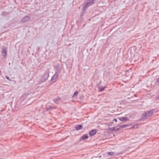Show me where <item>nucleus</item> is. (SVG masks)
<instances>
[{
  "mask_svg": "<svg viewBox=\"0 0 159 159\" xmlns=\"http://www.w3.org/2000/svg\"><path fill=\"white\" fill-rule=\"evenodd\" d=\"M94 0H92L91 2H89L87 3V5L85 6V7L86 8L88 6L92 5L93 3H94Z\"/></svg>",
  "mask_w": 159,
  "mask_h": 159,
  "instance_id": "nucleus-5",
  "label": "nucleus"
},
{
  "mask_svg": "<svg viewBox=\"0 0 159 159\" xmlns=\"http://www.w3.org/2000/svg\"><path fill=\"white\" fill-rule=\"evenodd\" d=\"M105 88H106V87H99V89L100 90V91H102L104 90V89Z\"/></svg>",
  "mask_w": 159,
  "mask_h": 159,
  "instance_id": "nucleus-8",
  "label": "nucleus"
},
{
  "mask_svg": "<svg viewBox=\"0 0 159 159\" xmlns=\"http://www.w3.org/2000/svg\"><path fill=\"white\" fill-rule=\"evenodd\" d=\"M88 138V135L86 134L83 135L81 137V139L83 140L87 139Z\"/></svg>",
  "mask_w": 159,
  "mask_h": 159,
  "instance_id": "nucleus-6",
  "label": "nucleus"
},
{
  "mask_svg": "<svg viewBox=\"0 0 159 159\" xmlns=\"http://www.w3.org/2000/svg\"><path fill=\"white\" fill-rule=\"evenodd\" d=\"M97 132L96 129H93L89 133V134L90 136L94 135Z\"/></svg>",
  "mask_w": 159,
  "mask_h": 159,
  "instance_id": "nucleus-1",
  "label": "nucleus"
},
{
  "mask_svg": "<svg viewBox=\"0 0 159 159\" xmlns=\"http://www.w3.org/2000/svg\"><path fill=\"white\" fill-rule=\"evenodd\" d=\"M152 114V111H149L147 112L145 114V116L148 117L150 116H151Z\"/></svg>",
  "mask_w": 159,
  "mask_h": 159,
  "instance_id": "nucleus-4",
  "label": "nucleus"
},
{
  "mask_svg": "<svg viewBox=\"0 0 159 159\" xmlns=\"http://www.w3.org/2000/svg\"><path fill=\"white\" fill-rule=\"evenodd\" d=\"M158 81V82H159V78L157 80Z\"/></svg>",
  "mask_w": 159,
  "mask_h": 159,
  "instance_id": "nucleus-14",
  "label": "nucleus"
},
{
  "mask_svg": "<svg viewBox=\"0 0 159 159\" xmlns=\"http://www.w3.org/2000/svg\"><path fill=\"white\" fill-rule=\"evenodd\" d=\"M83 126L81 125H78L75 126V129L77 130H79L81 129H82Z\"/></svg>",
  "mask_w": 159,
  "mask_h": 159,
  "instance_id": "nucleus-3",
  "label": "nucleus"
},
{
  "mask_svg": "<svg viewBox=\"0 0 159 159\" xmlns=\"http://www.w3.org/2000/svg\"><path fill=\"white\" fill-rule=\"evenodd\" d=\"M126 127H127V125H123L121 126V127L122 128H125Z\"/></svg>",
  "mask_w": 159,
  "mask_h": 159,
  "instance_id": "nucleus-12",
  "label": "nucleus"
},
{
  "mask_svg": "<svg viewBox=\"0 0 159 159\" xmlns=\"http://www.w3.org/2000/svg\"><path fill=\"white\" fill-rule=\"evenodd\" d=\"M78 93V92L77 91H75L74 93V96H75V95H77Z\"/></svg>",
  "mask_w": 159,
  "mask_h": 159,
  "instance_id": "nucleus-11",
  "label": "nucleus"
},
{
  "mask_svg": "<svg viewBox=\"0 0 159 159\" xmlns=\"http://www.w3.org/2000/svg\"><path fill=\"white\" fill-rule=\"evenodd\" d=\"M29 19V17H27L24 18L23 20V21H25L26 20H28Z\"/></svg>",
  "mask_w": 159,
  "mask_h": 159,
  "instance_id": "nucleus-10",
  "label": "nucleus"
},
{
  "mask_svg": "<svg viewBox=\"0 0 159 159\" xmlns=\"http://www.w3.org/2000/svg\"><path fill=\"white\" fill-rule=\"evenodd\" d=\"M2 54L4 57H5L6 56V50L5 49H2Z\"/></svg>",
  "mask_w": 159,
  "mask_h": 159,
  "instance_id": "nucleus-7",
  "label": "nucleus"
},
{
  "mask_svg": "<svg viewBox=\"0 0 159 159\" xmlns=\"http://www.w3.org/2000/svg\"><path fill=\"white\" fill-rule=\"evenodd\" d=\"M108 154H109L111 156H112L114 154V153L112 152H109L108 153Z\"/></svg>",
  "mask_w": 159,
  "mask_h": 159,
  "instance_id": "nucleus-9",
  "label": "nucleus"
},
{
  "mask_svg": "<svg viewBox=\"0 0 159 159\" xmlns=\"http://www.w3.org/2000/svg\"><path fill=\"white\" fill-rule=\"evenodd\" d=\"M119 120L122 121L128 120L129 118L127 117H121L119 118Z\"/></svg>",
  "mask_w": 159,
  "mask_h": 159,
  "instance_id": "nucleus-2",
  "label": "nucleus"
},
{
  "mask_svg": "<svg viewBox=\"0 0 159 159\" xmlns=\"http://www.w3.org/2000/svg\"><path fill=\"white\" fill-rule=\"evenodd\" d=\"M113 120L115 121L116 122L117 121V120L116 119H114Z\"/></svg>",
  "mask_w": 159,
  "mask_h": 159,
  "instance_id": "nucleus-13",
  "label": "nucleus"
}]
</instances>
